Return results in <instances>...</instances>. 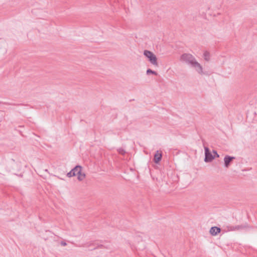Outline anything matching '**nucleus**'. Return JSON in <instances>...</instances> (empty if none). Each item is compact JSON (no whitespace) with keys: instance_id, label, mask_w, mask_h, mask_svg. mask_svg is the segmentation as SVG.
Listing matches in <instances>:
<instances>
[{"instance_id":"obj_3","label":"nucleus","mask_w":257,"mask_h":257,"mask_svg":"<svg viewBox=\"0 0 257 257\" xmlns=\"http://www.w3.org/2000/svg\"><path fill=\"white\" fill-rule=\"evenodd\" d=\"M144 55L149 59L150 62L155 66H158L157 58L156 55L151 51L145 50Z\"/></svg>"},{"instance_id":"obj_6","label":"nucleus","mask_w":257,"mask_h":257,"mask_svg":"<svg viewBox=\"0 0 257 257\" xmlns=\"http://www.w3.org/2000/svg\"><path fill=\"white\" fill-rule=\"evenodd\" d=\"M234 159H235V157H231L228 155L225 156L224 158L225 167L226 168H228L230 165V163Z\"/></svg>"},{"instance_id":"obj_10","label":"nucleus","mask_w":257,"mask_h":257,"mask_svg":"<svg viewBox=\"0 0 257 257\" xmlns=\"http://www.w3.org/2000/svg\"><path fill=\"white\" fill-rule=\"evenodd\" d=\"M147 74L148 75L149 74H154L155 75H157V73L155 71H153L150 69H148L147 70Z\"/></svg>"},{"instance_id":"obj_8","label":"nucleus","mask_w":257,"mask_h":257,"mask_svg":"<svg viewBox=\"0 0 257 257\" xmlns=\"http://www.w3.org/2000/svg\"><path fill=\"white\" fill-rule=\"evenodd\" d=\"M162 157V154L157 151L154 155V162L156 163H158L161 160Z\"/></svg>"},{"instance_id":"obj_4","label":"nucleus","mask_w":257,"mask_h":257,"mask_svg":"<svg viewBox=\"0 0 257 257\" xmlns=\"http://www.w3.org/2000/svg\"><path fill=\"white\" fill-rule=\"evenodd\" d=\"M246 227L245 225H238L235 226L232 225H226L225 226H223V228L222 229V231L223 232H226L228 231H234L236 230H239L242 229H244Z\"/></svg>"},{"instance_id":"obj_5","label":"nucleus","mask_w":257,"mask_h":257,"mask_svg":"<svg viewBox=\"0 0 257 257\" xmlns=\"http://www.w3.org/2000/svg\"><path fill=\"white\" fill-rule=\"evenodd\" d=\"M205 150V159L204 161L205 162H211L214 158L215 156H213L211 153L210 152L209 149L207 147H204Z\"/></svg>"},{"instance_id":"obj_1","label":"nucleus","mask_w":257,"mask_h":257,"mask_svg":"<svg viewBox=\"0 0 257 257\" xmlns=\"http://www.w3.org/2000/svg\"><path fill=\"white\" fill-rule=\"evenodd\" d=\"M180 60L193 67L199 74L203 73L202 66L196 61L195 58L192 54L184 53L180 56Z\"/></svg>"},{"instance_id":"obj_2","label":"nucleus","mask_w":257,"mask_h":257,"mask_svg":"<svg viewBox=\"0 0 257 257\" xmlns=\"http://www.w3.org/2000/svg\"><path fill=\"white\" fill-rule=\"evenodd\" d=\"M82 167L80 166H76L71 171L67 173V176L68 177L73 176H77V179L79 181L83 180L85 177L84 173L81 172Z\"/></svg>"},{"instance_id":"obj_13","label":"nucleus","mask_w":257,"mask_h":257,"mask_svg":"<svg viewBox=\"0 0 257 257\" xmlns=\"http://www.w3.org/2000/svg\"><path fill=\"white\" fill-rule=\"evenodd\" d=\"M60 244L62 246H66L67 245V243L65 241H61Z\"/></svg>"},{"instance_id":"obj_9","label":"nucleus","mask_w":257,"mask_h":257,"mask_svg":"<svg viewBox=\"0 0 257 257\" xmlns=\"http://www.w3.org/2000/svg\"><path fill=\"white\" fill-rule=\"evenodd\" d=\"M203 57H204V59L206 61H209V60H210V53L208 51L204 52V53L203 54Z\"/></svg>"},{"instance_id":"obj_12","label":"nucleus","mask_w":257,"mask_h":257,"mask_svg":"<svg viewBox=\"0 0 257 257\" xmlns=\"http://www.w3.org/2000/svg\"><path fill=\"white\" fill-rule=\"evenodd\" d=\"M213 153L214 154V156L215 157L218 158L219 157V155L217 154V152L216 151H213Z\"/></svg>"},{"instance_id":"obj_11","label":"nucleus","mask_w":257,"mask_h":257,"mask_svg":"<svg viewBox=\"0 0 257 257\" xmlns=\"http://www.w3.org/2000/svg\"><path fill=\"white\" fill-rule=\"evenodd\" d=\"M118 152L119 154L121 155H124L125 153V151L122 148H119L118 149Z\"/></svg>"},{"instance_id":"obj_7","label":"nucleus","mask_w":257,"mask_h":257,"mask_svg":"<svg viewBox=\"0 0 257 257\" xmlns=\"http://www.w3.org/2000/svg\"><path fill=\"white\" fill-rule=\"evenodd\" d=\"M221 231V229L219 227L214 226L211 227L210 229V233L212 235H216L218 233Z\"/></svg>"}]
</instances>
